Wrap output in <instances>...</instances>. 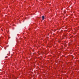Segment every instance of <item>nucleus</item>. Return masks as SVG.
I'll list each match as a JSON object with an SVG mask.
<instances>
[{
	"mask_svg": "<svg viewBox=\"0 0 79 79\" xmlns=\"http://www.w3.org/2000/svg\"><path fill=\"white\" fill-rule=\"evenodd\" d=\"M42 19L43 20H44V18H45V16H42Z\"/></svg>",
	"mask_w": 79,
	"mask_h": 79,
	"instance_id": "obj_1",
	"label": "nucleus"
}]
</instances>
